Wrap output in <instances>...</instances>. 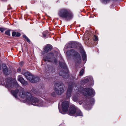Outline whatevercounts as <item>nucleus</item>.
Instances as JSON below:
<instances>
[{"label": "nucleus", "instance_id": "nucleus-3", "mask_svg": "<svg viewBox=\"0 0 126 126\" xmlns=\"http://www.w3.org/2000/svg\"><path fill=\"white\" fill-rule=\"evenodd\" d=\"M65 87L64 85L62 82H58L55 85V91L58 95H60L64 92Z\"/></svg>", "mask_w": 126, "mask_h": 126}, {"label": "nucleus", "instance_id": "nucleus-31", "mask_svg": "<svg viewBox=\"0 0 126 126\" xmlns=\"http://www.w3.org/2000/svg\"><path fill=\"white\" fill-rule=\"evenodd\" d=\"M73 100L74 101H76L78 100V97L77 96H75L72 97Z\"/></svg>", "mask_w": 126, "mask_h": 126}, {"label": "nucleus", "instance_id": "nucleus-18", "mask_svg": "<svg viewBox=\"0 0 126 126\" xmlns=\"http://www.w3.org/2000/svg\"><path fill=\"white\" fill-rule=\"evenodd\" d=\"M25 93L24 91V89L22 88H20L19 95L22 98H25Z\"/></svg>", "mask_w": 126, "mask_h": 126}, {"label": "nucleus", "instance_id": "nucleus-32", "mask_svg": "<svg viewBox=\"0 0 126 126\" xmlns=\"http://www.w3.org/2000/svg\"><path fill=\"white\" fill-rule=\"evenodd\" d=\"M5 34L8 36H10V31L9 30H7V31H6Z\"/></svg>", "mask_w": 126, "mask_h": 126}, {"label": "nucleus", "instance_id": "nucleus-28", "mask_svg": "<svg viewBox=\"0 0 126 126\" xmlns=\"http://www.w3.org/2000/svg\"><path fill=\"white\" fill-rule=\"evenodd\" d=\"M23 38H25L28 42V43H30V40L26 35H23Z\"/></svg>", "mask_w": 126, "mask_h": 126}, {"label": "nucleus", "instance_id": "nucleus-24", "mask_svg": "<svg viewBox=\"0 0 126 126\" xmlns=\"http://www.w3.org/2000/svg\"><path fill=\"white\" fill-rule=\"evenodd\" d=\"M18 80L21 82L24 80L22 77L21 75L18 76Z\"/></svg>", "mask_w": 126, "mask_h": 126}, {"label": "nucleus", "instance_id": "nucleus-38", "mask_svg": "<svg viewBox=\"0 0 126 126\" xmlns=\"http://www.w3.org/2000/svg\"><path fill=\"white\" fill-rule=\"evenodd\" d=\"M97 39L98 38L96 36H95V39H94V40L95 41H96L97 40Z\"/></svg>", "mask_w": 126, "mask_h": 126}, {"label": "nucleus", "instance_id": "nucleus-2", "mask_svg": "<svg viewBox=\"0 0 126 126\" xmlns=\"http://www.w3.org/2000/svg\"><path fill=\"white\" fill-rule=\"evenodd\" d=\"M58 15L60 17L65 19L66 21L70 20L73 17V14L69 10L64 8L59 10Z\"/></svg>", "mask_w": 126, "mask_h": 126}, {"label": "nucleus", "instance_id": "nucleus-9", "mask_svg": "<svg viewBox=\"0 0 126 126\" xmlns=\"http://www.w3.org/2000/svg\"><path fill=\"white\" fill-rule=\"evenodd\" d=\"M69 102L68 101L63 102L62 104V109L64 112L67 111L69 107Z\"/></svg>", "mask_w": 126, "mask_h": 126}, {"label": "nucleus", "instance_id": "nucleus-23", "mask_svg": "<svg viewBox=\"0 0 126 126\" xmlns=\"http://www.w3.org/2000/svg\"><path fill=\"white\" fill-rule=\"evenodd\" d=\"M82 114L81 111L78 110H77L76 111V116H82Z\"/></svg>", "mask_w": 126, "mask_h": 126}, {"label": "nucleus", "instance_id": "nucleus-10", "mask_svg": "<svg viewBox=\"0 0 126 126\" xmlns=\"http://www.w3.org/2000/svg\"><path fill=\"white\" fill-rule=\"evenodd\" d=\"M2 68L3 72L4 74L8 75L11 73V71L9 69H8V68L5 64H2Z\"/></svg>", "mask_w": 126, "mask_h": 126}, {"label": "nucleus", "instance_id": "nucleus-39", "mask_svg": "<svg viewBox=\"0 0 126 126\" xmlns=\"http://www.w3.org/2000/svg\"><path fill=\"white\" fill-rule=\"evenodd\" d=\"M20 69H18V71H20Z\"/></svg>", "mask_w": 126, "mask_h": 126}, {"label": "nucleus", "instance_id": "nucleus-29", "mask_svg": "<svg viewBox=\"0 0 126 126\" xmlns=\"http://www.w3.org/2000/svg\"><path fill=\"white\" fill-rule=\"evenodd\" d=\"M84 73V70L83 69H82L79 72V76H82L83 75Z\"/></svg>", "mask_w": 126, "mask_h": 126}, {"label": "nucleus", "instance_id": "nucleus-40", "mask_svg": "<svg viewBox=\"0 0 126 126\" xmlns=\"http://www.w3.org/2000/svg\"><path fill=\"white\" fill-rule=\"evenodd\" d=\"M82 102H81L80 103H79V104L80 105H81V104L82 103Z\"/></svg>", "mask_w": 126, "mask_h": 126}, {"label": "nucleus", "instance_id": "nucleus-14", "mask_svg": "<svg viewBox=\"0 0 126 126\" xmlns=\"http://www.w3.org/2000/svg\"><path fill=\"white\" fill-rule=\"evenodd\" d=\"M22 74L25 76L27 79L29 81V79H30L32 77V75L30 73L27 71L24 72Z\"/></svg>", "mask_w": 126, "mask_h": 126}, {"label": "nucleus", "instance_id": "nucleus-22", "mask_svg": "<svg viewBox=\"0 0 126 126\" xmlns=\"http://www.w3.org/2000/svg\"><path fill=\"white\" fill-rule=\"evenodd\" d=\"M59 75L60 76H62L63 78H64V76H67L68 74L67 73L65 72L63 70H61L59 73Z\"/></svg>", "mask_w": 126, "mask_h": 126}, {"label": "nucleus", "instance_id": "nucleus-16", "mask_svg": "<svg viewBox=\"0 0 126 126\" xmlns=\"http://www.w3.org/2000/svg\"><path fill=\"white\" fill-rule=\"evenodd\" d=\"M54 68L53 67L50 66H47L46 68V71L48 73H50L54 72Z\"/></svg>", "mask_w": 126, "mask_h": 126}, {"label": "nucleus", "instance_id": "nucleus-8", "mask_svg": "<svg viewBox=\"0 0 126 126\" xmlns=\"http://www.w3.org/2000/svg\"><path fill=\"white\" fill-rule=\"evenodd\" d=\"M77 55L74 57V60L76 66H78L81 63V57L79 53H77Z\"/></svg>", "mask_w": 126, "mask_h": 126}, {"label": "nucleus", "instance_id": "nucleus-7", "mask_svg": "<svg viewBox=\"0 0 126 126\" xmlns=\"http://www.w3.org/2000/svg\"><path fill=\"white\" fill-rule=\"evenodd\" d=\"M74 85L73 83L72 82L69 84V86L66 93V98L67 99L71 97Z\"/></svg>", "mask_w": 126, "mask_h": 126}, {"label": "nucleus", "instance_id": "nucleus-19", "mask_svg": "<svg viewBox=\"0 0 126 126\" xmlns=\"http://www.w3.org/2000/svg\"><path fill=\"white\" fill-rule=\"evenodd\" d=\"M19 92V90L18 89H16L15 90H12L11 91V93L16 98L17 97V94Z\"/></svg>", "mask_w": 126, "mask_h": 126}, {"label": "nucleus", "instance_id": "nucleus-27", "mask_svg": "<svg viewBox=\"0 0 126 126\" xmlns=\"http://www.w3.org/2000/svg\"><path fill=\"white\" fill-rule=\"evenodd\" d=\"M57 94V93L55 91V89H54V91L52 92L51 93V96H56Z\"/></svg>", "mask_w": 126, "mask_h": 126}, {"label": "nucleus", "instance_id": "nucleus-26", "mask_svg": "<svg viewBox=\"0 0 126 126\" xmlns=\"http://www.w3.org/2000/svg\"><path fill=\"white\" fill-rule=\"evenodd\" d=\"M21 83L24 86H26L28 84L27 82L24 79L23 80Z\"/></svg>", "mask_w": 126, "mask_h": 126}, {"label": "nucleus", "instance_id": "nucleus-21", "mask_svg": "<svg viewBox=\"0 0 126 126\" xmlns=\"http://www.w3.org/2000/svg\"><path fill=\"white\" fill-rule=\"evenodd\" d=\"M69 51L70 55H74L75 56L77 55V53H78L73 49H71Z\"/></svg>", "mask_w": 126, "mask_h": 126}, {"label": "nucleus", "instance_id": "nucleus-43", "mask_svg": "<svg viewBox=\"0 0 126 126\" xmlns=\"http://www.w3.org/2000/svg\"><path fill=\"white\" fill-rule=\"evenodd\" d=\"M86 80H87V81H89V80L88 79H86Z\"/></svg>", "mask_w": 126, "mask_h": 126}, {"label": "nucleus", "instance_id": "nucleus-36", "mask_svg": "<svg viewBox=\"0 0 126 126\" xmlns=\"http://www.w3.org/2000/svg\"><path fill=\"white\" fill-rule=\"evenodd\" d=\"M86 40H85V42H86L87 43H89V41L90 39L89 38H87V39H86Z\"/></svg>", "mask_w": 126, "mask_h": 126}, {"label": "nucleus", "instance_id": "nucleus-44", "mask_svg": "<svg viewBox=\"0 0 126 126\" xmlns=\"http://www.w3.org/2000/svg\"><path fill=\"white\" fill-rule=\"evenodd\" d=\"M59 110H60V109H59Z\"/></svg>", "mask_w": 126, "mask_h": 126}, {"label": "nucleus", "instance_id": "nucleus-30", "mask_svg": "<svg viewBox=\"0 0 126 126\" xmlns=\"http://www.w3.org/2000/svg\"><path fill=\"white\" fill-rule=\"evenodd\" d=\"M110 0H102L103 2L105 4H107L109 2Z\"/></svg>", "mask_w": 126, "mask_h": 126}, {"label": "nucleus", "instance_id": "nucleus-20", "mask_svg": "<svg viewBox=\"0 0 126 126\" xmlns=\"http://www.w3.org/2000/svg\"><path fill=\"white\" fill-rule=\"evenodd\" d=\"M51 48L52 46L49 45H48L45 47L44 50L46 53H47L51 50Z\"/></svg>", "mask_w": 126, "mask_h": 126}, {"label": "nucleus", "instance_id": "nucleus-6", "mask_svg": "<svg viewBox=\"0 0 126 126\" xmlns=\"http://www.w3.org/2000/svg\"><path fill=\"white\" fill-rule=\"evenodd\" d=\"M79 90L80 92L83 93V94L85 96H89L94 94V91L90 88H79Z\"/></svg>", "mask_w": 126, "mask_h": 126}, {"label": "nucleus", "instance_id": "nucleus-4", "mask_svg": "<svg viewBox=\"0 0 126 126\" xmlns=\"http://www.w3.org/2000/svg\"><path fill=\"white\" fill-rule=\"evenodd\" d=\"M43 60L45 62L47 61L55 64H57L58 62L57 59L54 57L53 53L48 54L47 56H44L43 58Z\"/></svg>", "mask_w": 126, "mask_h": 126}, {"label": "nucleus", "instance_id": "nucleus-33", "mask_svg": "<svg viewBox=\"0 0 126 126\" xmlns=\"http://www.w3.org/2000/svg\"><path fill=\"white\" fill-rule=\"evenodd\" d=\"M16 32H14L12 33V36L13 37H16Z\"/></svg>", "mask_w": 126, "mask_h": 126}, {"label": "nucleus", "instance_id": "nucleus-37", "mask_svg": "<svg viewBox=\"0 0 126 126\" xmlns=\"http://www.w3.org/2000/svg\"><path fill=\"white\" fill-rule=\"evenodd\" d=\"M23 63L22 62H21L20 63H19V64L21 66H22L23 65Z\"/></svg>", "mask_w": 126, "mask_h": 126}, {"label": "nucleus", "instance_id": "nucleus-25", "mask_svg": "<svg viewBox=\"0 0 126 126\" xmlns=\"http://www.w3.org/2000/svg\"><path fill=\"white\" fill-rule=\"evenodd\" d=\"M48 31H46L43 32V36L44 38L46 37L48 34Z\"/></svg>", "mask_w": 126, "mask_h": 126}, {"label": "nucleus", "instance_id": "nucleus-13", "mask_svg": "<svg viewBox=\"0 0 126 126\" xmlns=\"http://www.w3.org/2000/svg\"><path fill=\"white\" fill-rule=\"evenodd\" d=\"M32 77L30 79L29 81L33 83L39 81V79L38 77L36 76H34L32 75Z\"/></svg>", "mask_w": 126, "mask_h": 126}, {"label": "nucleus", "instance_id": "nucleus-15", "mask_svg": "<svg viewBox=\"0 0 126 126\" xmlns=\"http://www.w3.org/2000/svg\"><path fill=\"white\" fill-rule=\"evenodd\" d=\"M80 51L82 55L83 61H84L85 60H86V56L82 47H80Z\"/></svg>", "mask_w": 126, "mask_h": 126}, {"label": "nucleus", "instance_id": "nucleus-35", "mask_svg": "<svg viewBox=\"0 0 126 126\" xmlns=\"http://www.w3.org/2000/svg\"><path fill=\"white\" fill-rule=\"evenodd\" d=\"M5 30L4 29L2 28H0V31L2 32H3Z\"/></svg>", "mask_w": 126, "mask_h": 126}, {"label": "nucleus", "instance_id": "nucleus-5", "mask_svg": "<svg viewBox=\"0 0 126 126\" xmlns=\"http://www.w3.org/2000/svg\"><path fill=\"white\" fill-rule=\"evenodd\" d=\"M19 85L16 81L14 82L12 79L8 78L6 79V83L5 84L6 87L9 90L14 88L15 87H18Z\"/></svg>", "mask_w": 126, "mask_h": 126}, {"label": "nucleus", "instance_id": "nucleus-42", "mask_svg": "<svg viewBox=\"0 0 126 126\" xmlns=\"http://www.w3.org/2000/svg\"><path fill=\"white\" fill-rule=\"evenodd\" d=\"M47 75L48 76L49 75V73H47Z\"/></svg>", "mask_w": 126, "mask_h": 126}, {"label": "nucleus", "instance_id": "nucleus-34", "mask_svg": "<svg viewBox=\"0 0 126 126\" xmlns=\"http://www.w3.org/2000/svg\"><path fill=\"white\" fill-rule=\"evenodd\" d=\"M20 36V34L18 32H16V37H19Z\"/></svg>", "mask_w": 126, "mask_h": 126}, {"label": "nucleus", "instance_id": "nucleus-17", "mask_svg": "<svg viewBox=\"0 0 126 126\" xmlns=\"http://www.w3.org/2000/svg\"><path fill=\"white\" fill-rule=\"evenodd\" d=\"M59 64L60 66L62 68H65L66 66L63 59L61 58V61H59Z\"/></svg>", "mask_w": 126, "mask_h": 126}, {"label": "nucleus", "instance_id": "nucleus-11", "mask_svg": "<svg viewBox=\"0 0 126 126\" xmlns=\"http://www.w3.org/2000/svg\"><path fill=\"white\" fill-rule=\"evenodd\" d=\"M76 109L75 106H70L68 111L69 114L71 115L74 114L76 113Z\"/></svg>", "mask_w": 126, "mask_h": 126}, {"label": "nucleus", "instance_id": "nucleus-1", "mask_svg": "<svg viewBox=\"0 0 126 126\" xmlns=\"http://www.w3.org/2000/svg\"><path fill=\"white\" fill-rule=\"evenodd\" d=\"M25 98L27 102L35 106H43V102L42 100L34 97H32L31 93L29 92L25 93Z\"/></svg>", "mask_w": 126, "mask_h": 126}, {"label": "nucleus", "instance_id": "nucleus-12", "mask_svg": "<svg viewBox=\"0 0 126 126\" xmlns=\"http://www.w3.org/2000/svg\"><path fill=\"white\" fill-rule=\"evenodd\" d=\"M69 44L70 45L71 47L72 48H76L78 46L79 47V49H80V47H82L80 43L77 42H70Z\"/></svg>", "mask_w": 126, "mask_h": 126}, {"label": "nucleus", "instance_id": "nucleus-41", "mask_svg": "<svg viewBox=\"0 0 126 126\" xmlns=\"http://www.w3.org/2000/svg\"><path fill=\"white\" fill-rule=\"evenodd\" d=\"M1 69V65L0 64V70Z\"/></svg>", "mask_w": 126, "mask_h": 126}]
</instances>
